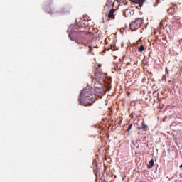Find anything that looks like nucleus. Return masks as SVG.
<instances>
[{
  "label": "nucleus",
  "instance_id": "15",
  "mask_svg": "<svg viewBox=\"0 0 182 182\" xmlns=\"http://www.w3.org/2000/svg\"><path fill=\"white\" fill-rule=\"evenodd\" d=\"M179 167H180V168H182V164L180 165Z\"/></svg>",
  "mask_w": 182,
  "mask_h": 182
},
{
  "label": "nucleus",
  "instance_id": "17",
  "mask_svg": "<svg viewBox=\"0 0 182 182\" xmlns=\"http://www.w3.org/2000/svg\"><path fill=\"white\" fill-rule=\"evenodd\" d=\"M86 102H87V99H86Z\"/></svg>",
  "mask_w": 182,
  "mask_h": 182
},
{
  "label": "nucleus",
  "instance_id": "11",
  "mask_svg": "<svg viewBox=\"0 0 182 182\" xmlns=\"http://www.w3.org/2000/svg\"><path fill=\"white\" fill-rule=\"evenodd\" d=\"M83 46H87V43H81V46H80L79 48L83 49Z\"/></svg>",
  "mask_w": 182,
  "mask_h": 182
},
{
  "label": "nucleus",
  "instance_id": "12",
  "mask_svg": "<svg viewBox=\"0 0 182 182\" xmlns=\"http://www.w3.org/2000/svg\"><path fill=\"white\" fill-rule=\"evenodd\" d=\"M132 126H133V124H131L129 125L128 129H127V132H130V130H132Z\"/></svg>",
  "mask_w": 182,
  "mask_h": 182
},
{
  "label": "nucleus",
  "instance_id": "3",
  "mask_svg": "<svg viewBox=\"0 0 182 182\" xmlns=\"http://www.w3.org/2000/svg\"><path fill=\"white\" fill-rule=\"evenodd\" d=\"M141 25H143V18H137L130 24V29L137 31L141 28Z\"/></svg>",
  "mask_w": 182,
  "mask_h": 182
},
{
  "label": "nucleus",
  "instance_id": "4",
  "mask_svg": "<svg viewBox=\"0 0 182 182\" xmlns=\"http://www.w3.org/2000/svg\"><path fill=\"white\" fill-rule=\"evenodd\" d=\"M133 4H136L139 6V8L143 7L144 3H146V0H129Z\"/></svg>",
  "mask_w": 182,
  "mask_h": 182
},
{
  "label": "nucleus",
  "instance_id": "14",
  "mask_svg": "<svg viewBox=\"0 0 182 182\" xmlns=\"http://www.w3.org/2000/svg\"><path fill=\"white\" fill-rule=\"evenodd\" d=\"M89 48H90V50H92V48L90 46H89Z\"/></svg>",
  "mask_w": 182,
  "mask_h": 182
},
{
  "label": "nucleus",
  "instance_id": "8",
  "mask_svg": "<svg viewBox=\"0 0 182 182\" xmlns=\"http://www.w3.org/2000/svg\"><path fill=\"white\" fill-rule=\"evenodd\" d=\"M153 166H154V159H151L149 161V164L147 165L148 168H153Z\"/></svg>",
  "mask_w": 182,
  "mask_h": 182
},
{
  "label": "nucleus",
  "instance_id": "6",
  "mask_svg": "<svg viewBox=\"0 0 182 182\" xmlns=\"http://www.w3.org/2000/svg\"><path fill=\"white\" fill-rule=\"evenodd\" d=\"M148 129L149 126L146 124L144 119H143L141 127H138V130H144V132H146V130H148Z\"/></svg>",
  "mask_w": 182,
  "mask_h": 182
},
{
  "label": "nucleus",
  "instance_id": "13",
  "mask_svg": "<svg viewBox=\"0 0 182 182\" xmlns=\"http://www.w3.org/2000/svg\"><path fill=\"white\" fill-rule=\"evenodd\" d=\"M168 83H174V80H173V81L169 80V81H168Z\"/></svg>",
  "mask_w": 182,
  "mask_h": 182
},
{
  "label": "nucleus",
  "instance_id": "1",
  "mask_svg": "<svg viewBox=\"0 0 182 182\" xmlns=\"http://www.w3.org/2000/svg\"><path fill=\"white\" fill-rule=\"evenodd\" d=\"M78 102L81 106H92L95 100L93 98V89L87 86L80 94Z\"/></svg>",
  "mask_w": 182,
  "mask_h": 182
},
{
  "label": "nucleus",
  "instance_id": "2",
  "mask_svg": "<svg viewBox=\"0 0 182 182\" xmlns=\"http://www.w3.org/2000/svg\"><path fill=\"white\" fill-rule=\"evenodd\" d=\"M102 65H98L97 67H95L93 69L94 72V77L92 78V82H105V79L106 77V73H102L100 68Z\"/></svg>",
  "mask_w": 182,
  "mask_h": 182
},
{
  "label": "nucleus",
  "instance_id": "7",
  "mask_svg": "<svg viewBox=\"0 0 182 182\" xmlns=\"http://www.w3.org/2000/svg\"><path fill=\"white\" fill-rule=\"evenodd\" d=\"M114 12H116V10L114 9H112L108 14V18L111 19H114Z\"/></svg>",
  "mask_w": 182,
  "mask_h": 182
},
{
  "label": "nucleus",
  "instance_id": "16",
  "mask_svg": "<svg viewBox=\"0 0 182 182\" xmlns=\"http://www.w3.org/2000/svg\"><path fill=\"white\" fill-rule=\"evenodd\" d=\"M115 1H117V2H119V0H115Z\"/></svg>",
  "mask_w": 182,
  "mask_h": 182
},
{
  "label": "nucleus",
  "instance_id": "5",
  "mask_svg": "<svg viewBox=\"0 0 182 182\" xmlns=\"http://www.w3.org/2000/svg\"><path fill=\"white\" fill-rule=\"evenodd\" d=\"M104 82H105V81H95V82H92V83H94L95 89H102V85H103Z\"/></svg>",
  "mask_w": 182,
  "mask_h": 182
},
{
  "label": "nucleus",
  "instance_id": "10",
  "mask_svg": "<svg viewBox=\"0 0 182 182\" xmlns=\"http://www.w3.org/2000/svg\"><path fill=\"white\" fill-rule=\"evenodd\" d=\"M144 50V46H141L140 47L138 48V52H143Z\"/></svg>",
  "mask_w": 182,
  "mask_h": 182
},
{
  "label": "nucleus",
  "instance_id": "9",
  "mask_svg": "<svg viewBox=\"0 0 182 182\" xmlns=\"http://www.w3.org/2000/svg\"><path fill=\"white\" fill-rule=\"evenodd\" d=\"M112 2H113V0H107L105 6H107V8H110V6H112Z\"/></svg>",
  "mask_w": 182,
  "mask_h": 182
}]
</instances>
